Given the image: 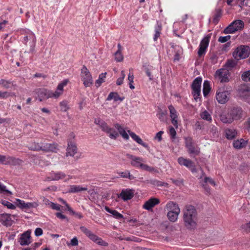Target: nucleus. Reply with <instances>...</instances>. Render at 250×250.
Returning <instances> with one entry per match:
<instances>
[{
    "instance_id": "nucleus-2",
    "label": "nucleus",
    "mask_w": 250,
    "mask_h": 250,
    "mask_svg": "<svg viewBox=\"0 0 250 250\" xmlns=\"http://www.w3.org/2000/svg\"><path fill=\"white\" fill-rule=\"evenodd\" d=\"M125 155L127 158L131 159L130 164L132 167L140 168L149 172L154 171L155 168L154 167L142 163L144 161L142 157H136L128 153H127Z\"/></svg>"
},
{
    "instance_id": "nucleus-8",
    "label": "nucleus",
    "mask_w": 250,
    "mask_h": 250,
    "mask_svg": "<svg viewBox=\"0 0 250 250\" xmlns=\"http://www.w3.org/2000/svg\"><path fill=\"white\" fill-rule=\"evenodd\" d=\"M229 93L225 87H220L216 91V98L219 104H224L229 100Z\"/></svg>"
},
{
    "instance_id": "nucleus-46",
    "label": "nucleus",
    "mask_w": 250,
    "mask_h": 250,
    "mask_svg": "<svg viewBox=\"0 0 250 250\" xmlns=\"http://www.w3.org/2000/svg\"><path fill=\"white\" fill-rule=\"evenodd\" d=\"M0 203L9 209H15L16 208L14 205L6 200H2Z\"/></svg>"
},
{
    "instance_id": "nucleus-26",
    "label": "nucleus",
    "mask_w": 250,
    "mask_h": 250,
    "mask_svg": "<svg viewBox=\"0 0 250 250\" xmlns=\"http://www.w3.org/2000/svg\"><path fill=\"white\" fill-rule=\"evenodd\" d=\"M178 163L181 165L186 166L188 168L193 167L194 163L189 159H185L183 157H180L178 159Z\"/></svg>"
},
{
    "instance_id": "nucleus-35",
    "label": "nucleus",
    "mask_w": 250,
    "mask_h": 250,
    "mask_svg": "<svg viewBox=\"0 0 250 250\" xmlns=\"http://www.w3.org/2000/svg\"><path fill=\"white\" fill-rule=\"evenodd\" d=\"M201 118L207 121L211 122L212 121V117L210 114L207 110H204L200 113Z\"/></svg>"
},
{
    "instance_id": "nucleus-61",
    "label": "nucleus",
    "mask_w": 250,
    "mask_h": 250,
    "mask_svg": "<svg viewBox=\"0 0 250 250\" xmlns=\"http://www.w3.org/2000/svg\"><path fill=\"white\" fill-rule=\"evenodd\" d=\"M67 245L69 246V244H67ZM70 245L72 246H76L78 245V240L76 237H75L71 239Z\"/></svg>"
},
{
    "instance_id": "nucleus-64",
    "label": "nucleus",
    "mask_w": 250,
    "mask_h": 250,
    "mask_svg": "<svg viewBox=\"0 0 250 250\" xmlns=\"http://www.w3.org/2000/svg\"><path fill=\"white\" fill-rule=\"evenodd\" d=\"M43 231L42 229L37 228L35 230V234L36 236H39L42 234Z\"/></svg>"
},
{
    "instance_id": "nucleus-4",
    "label": "nucleus",
    "mask_w": 250,
    "mask_h": 250,
    "mask_svg": "<svg viewBox=\"0 0 250 250\" xmlns=\"http://www.w3.org/2000/svg\"><path fill=\"white\" fill-rule=\"evenodd\" d=\"M250 54V48L248 46L241 45L238 47L232 53L234 58L237 61L247 58Z\"/></svg>"
},
{
    "instance_id": "nucleus-32",
    "label": "nucleus",
    "mask_w": 250,
    "mask_h": 250,
    "mask_svg": "<svg viewBox=\"0 0 250 250\" xmlns=\"http://www.w3.org/2000/svg\"><path fill=\"white\" fill-rule=\"evenodd\" d=\"M247 141H245L244 139H241L237 141H235L233 143V146L237 149H240L246 146Z\"/></svg>"
},
{
    "instance_id": "nucleus-53",
    "label": "nucleus",
    "mask_w": 250,
    "mask_h": 250,
    "mask_svg": "<svg viewBox=\"0 0 250 250\" xmlns=\"http://www.w3.org/2000/svg\"><path fill=\"white\" fill-rule=\"evenodd\" d=\"M241 229L243 230V231L246 232H250V222L245 224H243L241 227Z\"/></svg>"
},
{
    "instance_id": "nucleus-45",
    "label": "nucleus",
    "mask_w": 250,
    "mask_h": 250,
    "mask_svg": "<svg viewBox=\"0 0 250 250\" xmlns=\"http://www.w3.org/2000/svg\"><path fill=\"white\" fill-rule=\"evenodd\" d=\"M40 143L33 142L29 146L30 150L34 151H40Z\"/></svg>"
},
{
    "instance_id": "nucleus-22",
    "label": "nucleus",
    "mask_w": 250,
    "mask_h": 250,
    "mask_svg": "<svg viewBox=\"0 0 250 250\" xmlns=\"http://www.w3.org/2000/svg\"><path fill=\"white\" fill-rule=\"evenodd\" d=\"M168 109L170 112V116L171 118V123L177 128L178 127V123L176 111L172 105L168 106Z\"/></svg>"
},
{
    "instance_id": "nucleus-34",
    "label": "nucleus",
    "mask_w": 250,
    "mask_h": 250,
    "mask_svg": "<svg viewBox=\"0 0 250 250\" xmlns=\"http://www.w3.org/2000/svg\"><path fill=\"white\" fill-rule=\"evenodd\" d=\"M180 213V212H167V217L170 221L175 222L177 220Z\"/></svg>"
},
{
    "instance_id": "nucleus-9",
    "label": "nucleus",
    "mask_w": 250,
    "mask_h": 250,
    "mask_svg": "<svg viewBox=\"0 0 250 250\" xmlns=\"http://www.w3.org/2000/svg\"><path fill=\"white\" fill-rule=\"evenodd\" d=\"M81 76L83 83L85 87H89L92 84V76L86 66H83L82 68Z\"/></svg>"
},
{
    "instance_id": "nucleus-41",
    "label": "nucleus",
    "mask_w": 250,
    "mask_h": 250,
    "mask_svg": "<svg viewBox=\"0 0 250 250\" xmlns=\"http://www.w3.org/2000/svg\"><path fill=\"white\" fill-rule=\"evenodd\" d=\"M210 38V35H208L207 36L205 37L201 41L199 46L207 48L209 44Z\"/></svg>"
},
{
    "instance_id": "nucleus-43",
    "label": "nucleus",
    "mask_w": 250,
    "mask_h": 250,
    "mask_svg": "<svg viewBox=\"0 0 250 250\" xmlns=\"http://www.w3.org/2000/svg\"><path fill=\"white\" fill-rule=\"evenodd\" d=\"M106 73L105 72L104 73L101 74L99 76V79L96 81L95 84L97 87H99L101 85L102 83L104 82V78H105V75Z\"/></svg>"
},
{
    "instance_id": "nucleus-30",
    "label": "nucleus",
    "mask_w": 250,
    "mask_h": 250,
    "mask_svg": "<svg viewBox=\"0 0 250 250\" xmlns=\"http://www.w3.org/2000/svg\"><path fill=\"white\" fill-rule=\"evenodd\" d=\"M87 190V188H83L80 186L71 185L70 186L69 192L70 193H77L82 191Z\"/></svg>"
},
{
    "instance_id": "nucleus-20",
    "label": "nucleus",
    "mask_w": 250,
    "mask_h": 250,
    "mask_svg": "<svg viewBox=\"0 0 250 250\" xmlns=\"http://www.w3.org/2000/svg\"><path fill=\"white\" fill-rule=\"evenodd\" d=\"M30 231L28 230L21 235L19 242L22 246L28 245L31 243Z\"/></svg>"
},
{
    "instance_id": "nucleus-14",
    "label": "nucleus",
    "mask_w": 250,
    "mask_h": 250,
    "mask_svg": "<svg viewBox=\"0 0 250 250\" xmlns=\"http://www.w3.org/2000/svg\"><path fill=\"white\" fill-rule=\"evenodd\" d=\"M229 115L231 116V119L238 120L240 119L243 116V110L242 108L238 106H234L229 109Z\"/></svg>"
},
{
    "instance_id": "nucleus-60",
    "label": "nucleus",
    "mask_w": 250,
    "mask_h": 250,
    "mask_svg": "<svg viewBox=\"0 0 250 250\" xmlns=\"http://www.w3.org/2000/svg\"><path fill=\"white\" fill-rule=\"evenodd\" d=\"M207 48H204L203 47L199 46V49L198 51V54L199 57H201L203 55H204L206 53Z\"/></svg>"
},
{
    "instance_id": "nucleus-21",
    "label": "nucleus",
    "mask_w": 250,
    "mask_h": 250,
    "mask_svg": "<svg viewBox=\"0 0 250 250\" xmlns=\"http://www.w3.org/2000/svg\"><path fill=\"white\" fill-rule=\"evenodd\" d=\"M18 204L17 206L21 209H27L32 208H36L38 204L36 203H25L24 201L20 199H16Z\"/></svg>"
},
{
    "instance_id": "nucleus-62",
    "label": "nucleus",
    "mask_w": 250,
    "mask_h": 250,
    "mask_svg": "<svg viewBox=\"0 0 250 250\" xmlns=\"http://www.w3.org/2000/svg\"><path fill=\"white\" fill-rule=\"evenodd\" d=\"M50 207L51 208L56 210H60V209H61V208H60L61 206L60 205H58L57 204H55L53 202H52V203H50Z\"/></svg>"
},
{
    "instance_id": "nucleus-52",
    "label": "nucleus",
    "mask_w": 250,
    "mask_h": 250,
    "mask_svg": "<svg viewBox=\"0 0 250 250\" xmlns=\"http://www.w3.org/2000/svg\"><path fill=\"white\" fill-rule=\"evenodd\" d=\"M68 211L70 212L72 215L75 216L76 217L81 219L83 217L82 213L80 212H77L74 211L71 208H68Z\"/></svg>"
},
{
    "instance_id": "nucleus-10",
    "label": "nucleus",
    "mask_w": 250,
    "mask_h": 250,
    "mask_svg": "<svg viewBox=\"0 0 250 250\" xmlns=\"http://www.w3.org/2000/svg\"><path fill=\"white\" fill-rule=\"evenodd\" d=\"M186 146L188 149V152L194 157L198 155L200 153L199 148L195 146L191 137L185 138Z\"/></svg>"
},
{
    "instance_id": "nucleus-18",
    "label": "nucleus",
    "mask_w": 250,
    "mask_h": 250,
    "mask_svg": "<svg viewBox=\"0 0 250 250\" xmlns=\"http://www.w3.org/2000/svg\"><path fill=\"white\" fill-rule=\"evenodd\" d=\"M160 203V200L156 198H151L148 201H146L144 204L143 207L144 208L149 210L156 205Z\"/></svg>"
},
{
    "instance_id": "nucleus-15",
    "label": "nucleus",
    "mask_w": 250,
    "mask_h": 250,
    "mask_svg": "<svg viewBox=\"0 0 250 250\" xmlns=\"http://www.w3.org/2000/svg\"><path fill=\"white\" fill-rule=\"evenodd\" d=\"M36 94L40 101H42L44 99L50 98V90L44 88H38L35 90Z\"/></svg>"
},
{
    "instance_id": "nucleus-56",
    "label": "nucleus",
    "mask_w": 250,
    "mask_h": 250,
    "mask_svg": "<svg viewBox=\"0 0 250 250\" xmlns=\"http://www.w3.org/2000/svg\"><path fill=\"white\" fill-rule=\"evenodd\" d=\"M4 192H6L10 195L12 194V192L6 189V187L0 183V193H1Z\"/></svg>"
},
{
    "instance_id": "nucleus-49",
    "label": "nucleus",
    "mask_w": 250,
    "mask_h": 250,
    "mask_svg": "<svg viewBox=\"0 0 250 250\" xmlns=\"http://www.w3.org/2000/svg\"><path fill=\"white\" fill-rule=\"evenodd\" d=\"M124 57L121 52L116 51L115 53V59L117 62H120L123 60Z\"/></svg>"
},
{
    "instance_id": "nucleus-33",
    "label": "nucleus",
    "mask_w": 250,
    "mask_h": 250,
    "mask_svg": "<svg viewBox=\"0 0 250 250\" xmlns=\"http://www.w3.org/2000/svg\"><path fill=\"white\" fill-rule=\"evenodd\" d=\"M0 85L6 89L11 88L15 85L13 82L4 79L0 80Z\"/></svg>"
},
{
    "instance_id": "nucleus-1",
    "label": "nucleus",
    "mask_w": 250,
    "mask_h": 250,
    "mask_svg": "<svg viewBox=\"0 0 250 250\" xmlns=\"http://www.w3.org/2000/svg\"><path fill=\"white\" fill-rule=\"evenodd\" d=\"M183 220L186 227L193 229L196 226L197 211L194 206L187 205L183 210Z\"/></svg>"
},
{
    "instance_id": "nucleus-42",
    "label": "nucleus",
    "mask_w": 250,
    "mask_h": 250,
    "mask_svg": "<svg viewBox=\"0 0 250 250\" xmlns=\"http://www.w3.org/2000/svg\"><path fill=\"white\" fill-rule=\"evenodd\" d=\"M66 175L62 172H59L57 173H55L53 174L52 178H51L50 180H59L60 179H63L65 178Z\"/></svg>"
},
{
    "instance_id": "nucleus-51",
    "label": "nucleus",
    "mask_w": 250,
    "mask_h": 250,
    "mask_svg": "<svg viewBox=\"0 0 250 250\" xmlns=\"http://www.w3.org/2000/svg\"><path fill=\"white\" fill-rule=\"evenodd\" d=\"M169 134L172 139L174 140L176 138V132L172 126H170L169 128Z\"/></svg>"
},
{
    "instance_id": "nucleus-47",
    "label": "nucleus",
    "mask_w": 250,
    "mask_h": 250,
    "mask_svg": "<svg viewBox=\"0 0 250 250\" xmlns=\"http://www.w3.org/2000/svg\"><path fill=\"white\" fill-rule=\"evenodd\" d=\"M61 110L62 111L66 112L69 108L67 101H63L60 103Z\"/></svg>"
},
{
    "instance_id": "nucleus-24",
    "label": "nucleus",
    "mask_w": 250,
    "mask_h": 250,
    "mask_svg": "<svg viewBox=\"0 0 250 250\" xmlns=\"http://www.w3.org/2000/svg\"><path fill=\"white\" fill-rule=\"evenodd\" d=\"M128 132L131 137L135 141H136L138 144L142 145L143 146L146 148H148V146L146 143H144V142L142 141L141 138H140L138 135H137L135 133L130 131L128 130Z\"/></svg>"
},
{
    "instance_id": "nucleus-59",
    "label": "nucleus",
    "mask_w": 250,
    "mask_h": 250,
    "mask_svg": "<svg viewBox=\"0 0 250 250\" xmlns=\"http://www.w3.org/2000/svg\"><path fill=\"white\" fill-rule=\"evenodd\" d=\"M171 180L172 181V183L175 184L176 186H180L183 184V180L182 179H177L175 180L173 179H171Z\"/></svg>"
},
{
    "instance_id": "nucleus-44",
    "label": "nucleus",
    "mask_w": 250,
    "mask_h": 250,
    "mask_svg": "<svg viewBox=\"0 0 250 250\" xmlns=\"http://www.w3.org/2000/svg\"><path fill=\"white\" fill-rule=\"evenodd\" d=\"M63 90H58V87L55 92H52L50 90V98H58L62 93Z\"/></svg>"
},
{
    "instance_id": "nucleus-16",
    "label": "nucleus",
    "mask_w": 250,
    "mask_h": 250,
    "mask_svg": "<svg viewBox=\"0 0 250 250\" xmlns=\"http://www.w3.org/2000/svg\"><path fill=\"white\" fill-rule=\"evenodd\" d=\"M164 209L167 212H180V208L178 205L173 201H169L166 204Z\"/></svg>"
},
{
    "instance_id": "nucleus-38",
    "label": "nucleus",
    "mask_w": 250,
    "mask_h": 250,
    "mask_svg": "<svg viewBox=\"0 0 250 250\" xmlns=\"http://www.w3.org/2000/svg\"><path fill=\"white\" fill-rule=\"evenodd\" d=\"M222 15L221 10L220 9H217L215 10V14L213 16L212 22L215 24H217L219 21V19Z\"/></svg>"
},
{
    "instance_id": "nucleus-29",
    "label": "nucleus",
    "mask_w": 250,
    "mask_h": 250,
    "mask_svg": "<svg viewBox=\"0 0 250 250\" xmlns=\"http://www.w3.org/2000/svg\"><path fill=\"white\" fill-rule=\"evenodd\" d=\"M225 136L229 140H231L234 138L237 134V131L235 129L227 128L225 130Z\"/></svg>"
},
{
    "instance_id": "nucleus-27",
    "label": "nucleus",
    "mask_w": 250,
    "mask_h": 250,
    "mask_svg": "<svg viewBox=\"0 0 250 250\" xmlns=\"http://www.w3.org/2000/svg\"><path fill=\"white\" fill-rule=\"evenodd\" d=\"M22 160L13 157L7 156L5 165H11L13 166L20 165L22 163Z\"/></svg>"
},
{
    "instance_id": "nucleus-28",
    "label": "nucleus",
    "mask_w": 250,
    "mask_h": 250,
    "mask_svg": "<svg viewBox=\"0 0 250 250\" xmlns=\"http://www.w3.org/2000/svg\"><path fill=\"white\" fill-rule=\"evenodd\" d=\"M231 116L229 115V111L227 114H223L220 116V119L222 122L224 124H231L234 121L233 119H231Z\"/></svg>"
},
{
    "instance_id": "nucleus-13",
    "label": "nucleus",
    "mask_w": 250,
    "mask_h": 250,
    "mask_svg": "<svg viewBox=\"0 0 250 250\" xmlns=\"http://www.w3.org/2000/svg\"><path fill=\"white\" fill-rule=\"evenodd\" d=\"M58 150V145L57 144L47 143L44 141L40 142V151L45 152H57Z\"/></svg>"
},
{
    "instance_id": "nucleus-3",
    "label": "nucleus",
    "mask_w": 250,
    "mask_h": 250,
    "mask_svg": "<svg viewBox=\"0 0 250 250\" xmlns=\"http://www.w3.org/2000/svg\"><path fill=\"white\" fill-rule=\"evenodd\" d=\"M80 229L91 240L97 243L98 245L104 247H107L108 246V243L104 241L101 238L94 234L91 231L85 227H81Z\"/></svg>"
},
{
    "instance_id": "nucleus-19",
    "label": "nucleus",
    "mask_w": 250,
    "mask_h": 250,
    "mask_svg": "<svg viewBox=\"0 0 250 250\" xmlns=\"http://www.w3.org/2000/svg\"><path fill=\"white\" fill-rule=\"evenodd\" d=\"M77 147L74 142L69 141L68 142L67 147L66 149V156H70L73 157L77 152Z\"/></svg>"
},
{
    "instance_id": "nucleus-12",
    "label": "nucleus",
    "mask_w": 250,
    "mask_h": 250,
    "mask_svg": "<svg viewBox=\"0 0 250 250\" xmlns=\"http://www.w3.org/2000/svg\"><path fill=\"white\" fill-rule=\"evenodd\" d=\"M214 76L221 83H226L229 81L230 73L228 69L222 68L216 71Z\"/></svg>"
},
{
    "instance_id": "nucleus-23",
    "label": "nucleus",
    "mask_w": 250,
    "mask_h": 250,
    "mask_svg": "<svg viewBox=\"0 0 250 250\" xmlns=\"http://www.w3.org/2000/svg\"><path fill=\"white\" fill-rule=\"evenodd\" d=\"M11 215L8 213L0 214V222L4 226L11 225Z\"/></svg>"
},
{
    "instance_id": "nucleus-50",
    "label": "nucleus",
    "mask_w": 250,
    "mask_h": 250,
    "mask_svg": "<svg viewBox=\"0 0 250 250\" xmlns=\"http://www.w3.org/2000/svg\"><path fill=\"white\" fill-rule=\"evenodd\" d=\"M125 76V71L122 70L121 71V77L119 78L117 80L116 83L117 85H120L123 83V81H124V79Z\"/></svg>"
},
{
    "instance_id": "nucleus-17",
    "label": "nucleus",
    "mask_w": 250,
    "mask_h": 250,
    "mask_svg": "<svg viewBox=\"0 0 250 250\" xmlns=\"http://www.w3.org/2000/svg\"><path fill=\"white\" fill-rule=\"evenodd\" d=\"M134 196L133 190L131 189H123L118 197L121 198L124 201L130 200Z\"/></svg>"
},
{
    "instance_id": "nucleus-58",
    "label": "nucleus",
    "mask_w": 250,
    "mask_h": 250,
    "mask_svg": "<svg viewBox=\"0 0 250 250\" xmlns=\"http://www.w3.org/2000/svg\"><path fill=\"white\" fill-rule=\"evenodd\" d=\"M68 82V81L67 80H65L63 81L61 83H60L58 85V89L61 90H63V87L67 84Z\"/></svg>"
},
{
    "instance_id": "nucleus-57",
    "label": "nucleus",
    "mask_w": 250,
    "mask_h": 250,
    "mask_svg": "<svg viewBox=\"0 0 250 250\" xmlns=\"http://www.w3.org/2000/svg\"><path fill=\"white\" fill-rule=\"evenodd\" d=\"M203 181H204V183L205 184L209 183L213 186L215 185V182L211 178L208 177H205Z\"/></svg>"
},
{
    "instance_id": "nucleus-37",
    "label": "nucleus",
    "mask_w": 250,
    "mask_h": 250,
    "mask_svg": "<svg viewBox=\"0 0 250 250\" xmlns=\"http://www.w3.org/2000/svg\"><path fill=\"white\" fill-rule=\"evenodd\" d=\"M118 174L121 178H128L130 180H133L135 178V177L131 175L130 172L127 170L123 172H120L118 173Z\"/></svg>"
},
{
    "instance_id": "nucleus-7",
    "label": "nucleus",
    "mask_w": 250,
    "mask_h": 250,
    "mask_svg": "<svg viewBox=\"0 0 250 250\" xmlns=\"http://www.w3.org/2000/svg\"><path fill=\"white\" fill-rule=\"evenodd\" d=\"M23 34H25L23 38V42L25 44L27 45L28 41H30V52L33 53L35 50V45L36 42V38L35 34L30 30H27L24 31V33Z\"/></svg>"
},
{
    "instance_id": "nucleus-39",
    "label": "nucleus",
    "mask_w": 250,
    "mask_h": 250,
    "mask_svg": "<svg viewBox=\"0 0 250 250\" xmlns=\"http://www.w3.org/2000/svg\"><path fill=\"white\" fill-rule=\"evenodd\" d=\"M149 183L151 184V185L157 187H167L168 185V184L167 183H165L156 179L150 180L149 181Z\"/></svg>"
},
{
    "instance_id": "nucleus-11",
    "label": "nucleus",
    "mask_w": 250,
    "mask_h": 250,
    "mask_svg": "<svg viewBox=\"0 0 250 250\" xmlns=\"http://www.w3.org/2000/svg\"><path fill=\"white\" fill-rule=\"evenodd\" d=\"M100 127L103 131L107 133L111 139L116 140L119 137L118 132L115 129L109 126L104 121L101 124Z\"/></svg>"
},
{
    "instance_id": "nucleus-31",
    "label": "nucleus",
    "mask_w": 250,
    "mask_h": 250,
    "mask_svg": "<svg viewBox=\"0 0 250 250\" xmlns=\"http://www.w3.org/2000/svg\"><path fill=\"white\" fill-rule=\"evenodd\" d=\"M112 99H113L115 102L118 101H122L124 99V98L120 97L118 94L116 92H111L108 95L106 100L107 101H110Z\"/></svg>"
},
{
    "instance_id": "nucleus-5",
    "label": "nucleus",
    "mask_w": 250,
    "mask_h": 250,
    "mask_svg": "<svg viewBox=\"0 0 250 250\" xmlns=\"http://www.w3.org/2000/svg\"><path fill=\"white\" fill-rule=\"evenodd\" d=\"M202 79L201 77H197L194 80L191 85L192 89V94L196 102L201 101V87Z\"/></svg>"
},
{
    "instance_id": "nucleus-40",
    "label": "nucleus",
    "mask_w": 250,
    "mask_h": 250,
    "mask_svg": "<svg viewBox=\"0 0 250 250\" xmlns=\"http://www.w3.org/2000/svg\"><path fill=\"white\" fill-rule=\"evenodd\" d=\"M237 64V62L233 60H229L224 65L225 68L229 70H231Z\"/></svg>"
},
{
    "instance_id": "nucleus-63",
    "label": "nucleus",
    "mask_w": 250,
    "mask_h": 250,
    "mask_svg": "<svg viewBox=\"0 0 250 250\" xmlns=\"http://www.w3.org/2000/svg\"><path fill=\"white\" fill-rule=\"evenodd\" d=\"M164 133V131H160L159 132H158L155 137V139H158V140L160 142L162 141V134Z\"/></svg>"
},
{
    "instance_id": "nucleus-55",
    "label": "nucleus",
    "mask_w": 250,
    "mask_h": 250,
    "mask_svg": "<svg viewBox=\"0 0 250 250\" xmlns=\"http://www.w3.org/2000/svg\"><path fill=\"white\" fill-rule=\"evenodd\" d=\"M112 214L113 216L117 219H120L123 218V215L118 212L117 210H114L113 211H112Z\"/></svg>"
},
{
    "instance_id": "nucleus-54",
    "label": "nucleus",
    "mask_w": 250,
    "mask_h": 250,
    "mask_svg": "<svg viewBox=\"0 0 250 250\" xmlns=\"http://www.w3.org/2000/svg\"><path fill=\"white\" fill-rule=\"evenodd\" d=\"M230 39V36L227 35L226 36H220L218 41L219 42L221 43H224L227 42L228 41H229Z\"/></svg>"
},
{
    "instance_id": "nucleus-25",
    "label": "nucleus",
    "mask_w": 250,
    "mask_h": 250,
    "mask_svg": "<svg viewBox=\"0 0 250 250\" xmlns=\"http://www.w3.org/2000/svg\"><path fill=\"white\" fill-rule=\"evenodd\" d=\"M114 127L118 131V134H120L122 137L125 140L129 139V136L127 133L126 132L124 128V127L119 124L116 123L114 124Z\"/></svg>"
},
{
    "instance_id": "nucleus-6",
    "label": "nucleus",
    "mask_w": 250,
    "mask_h": 250,
    "mask_svg": "<svg viewBox=\"0 0 250 250\" xmlns=\"http://www.w3.org/2000/svg\"><path fill=\"white\" fill-rule=\"evenodd\" d=\"M244 27V22L240 20L233 21L223 31L225 34H232L242 29Z\"/></svg>"
},
{
    "instance_id": "nucleus-48",
    "label": "nucleus",
    "mask_w": 250,
    "mask_h": 250,
    "mask_svg": "<svg viewBox=\"0 0 250 250\" xmlns=\"http://www.w3.org/2000/svg\"><path fill=\"white\" fill-rule=\"evenodd\" d=\"M241 78L244 81H250V70L243 73L242 75Z\"/></svg>"
},
{
    "instance_id": "nucleus-36",
    "label": "nucleus",
    "mask_w": 250,
    "mask_h": 250,
    "mask_svg": "<svg viewBox=\"0 0 250 250\" xmlns=\"http://www.w3.org/2000/svg\"><path fill=\"white\" fill-rule=\"evenodd\" d=\"M210 90L209 82L208 81H205L203 83V92L204 96L206 97Z\"/></svg>"
}]
</instances>
